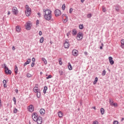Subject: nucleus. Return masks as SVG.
Masks as SVG:
<instances>
[{"instance_id":"1","label":"nucleus","mask_w":124,"mask_h":124,"mask_svg":"<svg viewBox=\"0 0 124 124\" xmlns=\"http://www.w3.org/2000/svg\"><path fill=\"white\" fill-rule=\"evenodd\" d=\"M44 18L46 21H50L52 19V11L49 9H46L44 11Z\"/></svg>"},{"instance_id":"2","label":"nucleus","mask_w":124,"mask_h":124,"mask_svg":"<svg viewBox=\"0 0 124 124\" xmlns=\"http://www.w3.org/2000/svg\"><path fill=\"white\" fill-rule=\"evenodd\" d=\"M25 8L26 9V11L25 12V14L26 16L29 17V16H30L31 13V8H30V7L29 6V5H26Z\"/></svg>"},{"instance_id":"3","label":"nucleus","mask_w":124,"mask_h":124,"mask_svg":"<svg viewBox=\"0 0 124 124\" xmlns=\"http://www.w3.org/2000/svg\"><path fill=\"white\" fill-rule=\"evenodd\" d=\"M84 37V34L82 32H79L77 34V39L78 40V41H79V40H82Z\"/></svg>"},{"instance_id":"4","label":"nucleus","mask_w":124,"mask_h":124,"mask_svg":"<svg viewBox=\"0 0 124 124\" xmlns=\"http://www.w3.org/2000/svg\"><path fill=\"white\" fill-rule=\"evenodd\" d=\"M3 65H4L3 67L5 69V73L6 74H9V75H11L12 72L10 70L8 69V67H7L6 64L4 63Z\"/></svg>"},{"instance_id":"5","label":"nucleus","mask_w":124,"mask_h":124,"mask_svg":"<svg viewBox=\"0 0 124 124\" xmlns=\"http://www.w3.org/2000/svg\"><path fill=\"white\" fill-rule=\"evenodd\" d=\"M39 117V116H38V115L37 114V113L36 112H33L32 114V118L34 122H35V121H37V119Z\"/></svg>"},{"instance_id":"6","label":"nucleus","mask_w":124,"mask_h":124,"mask_svg":"<svg viewBox=\"0 0 124 124\" xmlns=\"http://www.w3.org/2000/svg\"><path fill=\"white\" fill-rule=\"evenodd\" d=\"M64 47L65 49H68L69 48V41L68 39H66L64 43Z\"/></svg>"},{"instance_id":"7","label":"nucleus","mask_w":124,"mask_h":124,"mask_svg":"<svg viewBox=\"0 0 124 124\" xmlns=\"http://www.w3.org/2000/svg\"><path fill=\"white\" fill-rule=\"evenodd\" d=\"M115 6V11L117 12H120L122 7H121V5H119V4H117Z\"/></svg>"},{"instance_id":"8","label":"nucleus","mask_w":124,"mask_h":124,"mask_svg":"<svg viewBox=\"0 0 124 124\" xmlns=\"http://www.w3.org/2000/svg\"><path fill=\"white\" fill-rule=\"evenodd\" d=\"M35 122H36L38 124H42V122H43L42 117L39 116L37 120L35 121Z\"/></svg>"},{"instance_id":"9","label":"nucleus","mask_w":124,"mask_h":124,"mask_svg":"<svg viewBox=\"0 0 124 124\" xmlns=\"http://www.w3.org/2000/svg\"><path fill=\"white\" fill-rule=\"evenodd\" d=\"M55 16L57 17V16H60L62 14V12L59 9H56L55 11Z\"/></svg>"},{"instance_id":"10","label":"nucleus","mask_w":124,"mask_h":124,"mask_svg":"<svg viewBox=\"0 0 124 124\" xmlns=\"http://www.w3.org/2000/svg\"><path fill=\"white\" fill-rule=\"evenodd\" d=\"M72 54L74 57H77V56H78V50L76 49L73 50Z\"/></svg>"},{"instance_id":"11","label":"nucleus","mask_w":124,"mask_h":124,"mask_svg":"<svg viewBox=\"0 0 124 124\" xmlns=\"http://www.w3.org/2000/svg\"><path fill=\"white\" fill-rule=\"evenodd\" d=\"M12 12L15 15H17V14L18 13V9H17V8L16 7H13L12 9Z\"/></svg>"},{"instance_id":"12","label":"nucleus","mask_w":124,"mask_h":124,"mask_svg":"<svg viewBox=\"0 0 124 124\" xmlns=\"http://www.w3.org/2000/svg\"><path fill=\"white\" fill-rule=\"evenodd\" d=\"M28 109L29 112H31V113L32 112L34 111V108L33 106L32 105H31L28 107Z\"/></svg>"},{"instance_id":"13","label":"nucleus","mask_w":124,"mask_h":124,"mask_svg":"<svg viewBox=\"0 0 124 124\" xmlns=\"http://www.w3.org/2000/svg\"><path fill=\"white\" fill-rule=\"evenodd\" d=\"M31 23H27L26 26V29L27 31H30L31 30Z\"/></svg>"},{"instance_id":"14","label":"nucleus","mask_w":124,"mask_h":124,"mask_svg":"<svg viewBox=\"0 0 124 124\" xmlns=\"http://www.w3.org/2000/svg\"><path fill=\"white\" fill-rule=\"evenodd\" d=\"M109 102L110 105L114 106V107H118V104L116 103H113V102H111V99H109Z\"/></svg>"},{"instance_id":"15","label":"nucleus","mask_w":124,"mask_h":124,"mask_svg":"<svg viewBox=\"0 0 124 124\" xmlns=\"http://www.w3.org/2000/svg\"><path fill=\"white\" fill-rule=\"evenodd\" d=\"M108 60H109V63H110V64H111V65H113V64H114V61H113V58L112 57H109Z\"/></svg>"},{"instance_id":"16","label":"nucleus","mask_w":124,"mask_h":124,"mask_svg":"<svg viewBox=\"0 0 124 124\" xmlns=\"http://www.w3.org/2000/svg\"><path fill=\"white\" fill-rule=\"evenodd\" d=\"M31 62V59H28L27 61L24 63L23 66H26L27 64H30Z\"/></svg>"},{"instance_id":"17","label":"nucleus","mask_w":124,"mask_h":124,"mask_svg":"<svg viewBox=\"0 0 124 124\" xmlns=\"http://www.w3.org/2000/svg\"><path fill=\"white\" fill-rule=\"evenodd\" d=\"M40 113L42 115H44V114H45V109H44V108H41L40 110Z\"/></svg>"},{"instance_id":"18","label":"nucleus","mask_w":124,"mask_h":124,"mask_svg":"<svg viewBox=\"0 0 124 124\" xmlns=\"http://www.w3.org/2000/svg\"><path fill=\"white\" fill-rule=\"evenodd\" d=\"M121 45L120 46L121 47V48H122V49H124V39L121 40Z\"/></svg>"},{"instance_id":"19","label":"nucleus","mask_w":124,"mask_h":124,"mask_svg":"<svg viewBox=\"0 0 124 124\" xmlns=\"http://www.w3.org/2000/svg\"><path fill=\"white\" fill-rule=\"evenodd\" d=\"M72 34L73 35H76L77 34V31H76V29H73Z\"/></svg>"},{"instance_id":"20","label":"nucleus","mask_w":124,"mask_h":124,"mask_svg":"<svg viewBox=\"0 0 124 124\" xmlns=\"http://www.w3.org/2000/svg\"><path fill=\"white\" fill-rule=\"evenodd\" d=\"M15 73L16 75L18 74V67H17L16 65H15Z\"/></svg>"},{"instance_id":"21","label":"nucleus","mask_w":124,"mask_h":124,"mask_svg":"<svg viewBox=\"0 0 124 124\" xmlns=\"http://www.w3.org/2000/svg\"><path fill=\"white\" fill-rule=\"evenodd\" d=\"M68 67L69 70H72V66H71V64H70V62L68 63Z\"/></svg>"},{"instance_id":"22","label":"nucleus","mask_w":124,"mask_h":124,"mask_svg":"<svg viewBox=\"0 0 124 124\" xmlns=\"http://www.w3.org/2000/svg\"><path fill=\"white\" fill-rule=\"evenodd\" d=\"M40 96H41V93H40V91H39L37 92V97L38 98H40Z\"/></svg>"},{"instance_id":"23","label":"nucleus","mask_w":124,"mask_h":124,"mask_svg":"<svg viewBox=\"0 0 124 124\" xmlns=\"http://www.w3.org/2000/svg\"><path fill=\"white\" fill-rule=\"evenodd\" d=\"M33 91L34 93H38V87H35L34 88H33Z\"/></svg>"},{"instance_id":"24","label":"nucleus","mask_w":124,"mask_h":124,"mask_svg":"<svg viewBox=\"0 0 124 124\" xmlns=\"http://www.w3.org/2000/svg\"><path fill=\"white\" fill-rule=\"evenodd\" d=\"M97 81H98V78H97V77L95 78L93 82V85H95V84L97 83Z\"/></svg>"},{"instance_id":"25","label":"nucleus","mask_w":124,"mask_h":124,"mask_svg":"<svg viewBox=\"0 0 124 124\" xmlns=\"http://www.w3.org/2000/svg\"><path fill=\"white\" fill-rule=\"evenodd\" d=\"M42 61L44 62L45 64H47V60H46V59H45V58L43 57L42 58Z\"/></svg>"},{"instance_id":"26","label":"nucleus","mask_w":124,"mask_h":124,"mask_svg":"<svg viewBox=\"0 0 124 124\" xmlns=\"http://www.w3.org/2000/svg\"><path fill=\"white\" fill-rule=\"evenodd\" d=\"M100 112H101V115H104V114L105 110H104V108H101Z\"/></svg>"},{"instance_id":"27","label":"nucleus","mask_w":124,"mask_h":124,"mask_svg":"<svg viewBox=\"0 0 124 124\" xmlns=\"http://www.w3.org/2000/svg\"><path fill=\"white\" fill-rule=\"evenodd\" d=\"M48 90V87L47 86H45L43 90L44 93H46V91Z\"/></svg>"},{"instance_id":"28","label":"nucleus","mask_w":124,"mask_h":124,"mask_svg":"<svg viewBox=\"0 0 124 124\" xmlns=\"http://www.w3.org/2000/svg\"><path fill=\"white\" fill-rule=\"evenodd\" d=\"M67 22H68V17L67 16H66V18L65 19H64V20L63 21V23H64V24H65V23H67Z\"/></svg>"},{"instance_id":"29","label":"nucleus","mask_w":124,"mask_h":124,"mask_svg":"<svg viewBox=\"0 0 124 124\" xmlns=\"http://www.w3.org/2000/svg\"><path fill=\"white\" fill-rule=\"evenodd\" d=\"M16 31H17V32H19V31H21V28H20V27L19 26H16Z\"/></svg>"},{"instance_id":"30","label":"nucleus","mask_w":124,"mask_h":124,"mask_svg":"<svg viewBox=\"0 0 124 124\" xmlns=\"http://www.w3.org/2000/svg\"><path fill=\"white\" fill-rule=\"evenodd\" d=\"M59 74H60L61 76H62V75H63V74H64V73L63 72V71H62V70L59 71Z\"/></svg>"},{"instance_id":"31","label":"nucleus","mask_w":124,"mask_h":124,"mask_svg":"<svg viewBox=\"0 0 124 124\" xmlns=\"http://www.w3.org/2000/svg\"><path fill=\"white\" fill-rule=\"evenodd\" d=\"M27 77H28V78H31V77H32V75H31L30 73H28L27 74Z\"/></svg>"},{"instance_id":"32","label":"nucleus","mask_w":124,"mask_h":124,"mask_svg":"<svg viewBox=\"0 0 124 124\" xmlns=\"http://www.w3.org/2000/svg\"><path fill=\"white\" fill-rule=\"evenodd\" d=\"M59 118H62V112L61 111H60L59 112V115H58Z\"/></svg>"},{"instance_id":"33","label":"nucleus","mask_w":124,"mask_h":124,"mask_svg":"<svg viewBox=\"0 0 124 124\" xmlns=\"http://www.w3.org/2000/svg\"><path fill=\"white\" fill-rule=\"evenodd\" d=\"M79 30H83V29H84V26H83V24L79 25Z\"/></svg>"},{"instance_id":"34","label":"nucleus","mask_w":124,"mask_h":124,"mask_svg":"<svg viewBox=\"0 0 124 124\" xmlns=\"http://www.w3.org/2000/svg\"><path fill=\"white\" fill-rule=\"evenodd\" d=\"M44 41V38L43 37H42L40 39V43H43Z\"/></svg>"},{"instance_id":"35","label":"nucleus","mask_w":124,"mask_h":124,"mask_svg":"<svg viewBox=\"0 0 124 124\" xmlns=\"http://www.w3.org/2000/svg\"><path fill=\"white\" fill-rule=\"evenodd\" d=\"M17 112H18V109H17V108H14V110H13V113L14 114H16V113H17Z\"/></svg>"},{"instance_id":"36","label":"nucleus","mask_w":124,"mask_h":124,"mask_svg":"<svg viewBox=\"0 0 124 124\" xmlns=\"http://www.w3.org/2000/svg\"><path fill=\"white\" fill-rule=\"evenodd\" d=\"M106 75V71L105 70H103L102 73V76H105V75Z\"/></svg>"},{"instance_id":"37","label":"nucleus","mask_w":124,"mask_h":124,"mask_svg":"<svg viewBox=\"0 0 124 124\" xmlns=\"http://www.w3.org/2000/svg\"><path fill=\"white\" fill-rule=\"evenodd\" d=\"M59 64H60V65H62V58L59 59Z\"/></svg>"},{"instance_id":"38","label":"nucleus","mask_w":124,"mask_h":124,"mask_svg":"<svg viewBox=\"0 0 124 124\" xmlns=\"http://www.w3.org/2000/svg\"><path fill=\"white\" fill-rule=\"evenodd\" d=\"M62 10H65V5L64 4L62 5Z\"/></svg>"},{"instance_id":"39","label":"nucleus","mask_w":124,"mask_h":124,"mask_svg":"<svg viewBox=\"0 0 124 124\" xmlns=\"http://www.w3.org/2000/svg\"><path fill=\"white\" fill-rule=\"evenodd\" d=\"M72 11H73V9L72 8H70L69 9L70 14H71L72 13Z\"/></svg>"},{"instance_id":"40","label":"nucleus","mask_w":124,"mask_h":124,"mask_svg":"<svg viewBox=\"0 0 124 124\" xmlns=\"http://www.w3.org/2000/svg\"><path fill=\"white\" fill-rule=\"evenodd\" d=\"M102 9H103V12H106V8H105V7L103 6Z\"/></svg>"},{"instance_id":"41","label":"nucleus","mask_w":124,"mask_h":124,"mask_svg":"<svg viewBox=\"0 0 124 124\" xmlns=\"http://www.w3.org/2000/svg\"><path fill=\"white\" fill-rule=\"evenodd\" d=\"M7 83V80H5V79H4L3 80V84H6Z\"/></svg>"},{"instance_id":"42","label":"nucleus","mask_w":124,"mask_h":124,"mask_svg":"<svg viewBox=\"0 0 124 124\" xmlns=\"http://www.w3.org/2000/svg\"><path fill=\"white\" fill-rule=\"evenodd\" d=\"M52 77V75H49L47 77H46V79H50Z\"/></svg>"},{"instance_id":"43","label":"nucleus","mask_w":124,"mask_h":124,"mask_svg":"<svg viewBox=\"0 0 124 124\" xmlns=\"http://www.w3.org/2000/svg\"><path fill=\"white\" fill-rule=\"evenodd\" d=\"M87 18H92V14H89L87 15Z\"/></svg>"},{"instance_id":"44","label":"nucleus","mask_w":124,"mask_h":124,"mask_svg":"<svg viewBox=\"0 0 124 124\" xmlns=\"http://www.w3.org/2000/svg\"><path fill=\"white\" fill-rule=\"evenodd\" d=\"M113 124H119V122L118 121H113Z\"/></svg>"},{"instance_id":"45","label":"nucleus","mask_w":124,"mask_h":124,"mask_svg":"<svg viewBox=\"0 0 124 124\" xmlns=\"http://www.w3.org/2000/svg\"><path fill=\"white\" fill-rule=\"evenodd\" d=\"M93 124H98V122L97 121H94L93 122Z\"/></svg>"},{"instance_id":"46","label":"nucleus","mask_w":124,"mask_h":124,"mask_svg":"<svg viewBox=\"0 0 124 124\" xmlns=\"http://www.w3.org/2000/svg\"><path fill=\"white\" fill-rule=\"evenodd\" d=\"M39 24V20H37L36 21V26H37V25Z\"/></svg>"},{"instance_id":"47","label":"nucleus","mask_w":124,"mask_h":124,"mask_svg":"<svg viewBox=\"0 0 124 124\" xmlns=\"http://www.w3.org/2000/svg\"><path fill=\"white\" fill-rule=\"evenodd\" d=\"M34 62H32V63L31 64V67H33V66H34Z\"/></svg>"},{"instance_id":"48","label":"nucleus","mask_w":124,"mask_h":124,"mask_svg":"<svg viewBox=\"0 0 124 124\" xmlns=\"http://www.w3.org/2000/svg\"><path fill=\"white\" fill-rule=\"evenodd\" d=\"M32 61L33 62H35V58H34V57H33L32 58Z\"/></svg>"},{"instance_id":"49","label":"nucleus","mask_w":124,"mask_h":124,"mask_svg":"<svg viewBox=\"0 0 124 124\" xmlns=\"http://www.w3.org/2000/svg\"><path fill=\"white\" fill-rule=\"evenodd\" d=\"M37 15H38L39 18H40V17H41V14H40V13H38Z\"/></svg>"},{"instance_id":"50","label":"nucleus","mask_w":124,"mask_h":124,"mask_svg":"<svg viewBox=\"0 0 124 124\" xmlns=\"http://www.w3.org/2000/svg\"><path fill=\"white\" fill-rule=\"evenodd\" d=\"M13 100L14 102L16 101V98H15V97H14L13 98Z\"/></svg>"},{"instance_id":"51","label":"nucleus","mask_w":124,"mask_h":124,"mask_svg":"<svg viewBox=\"0 0 124 124\" xmlns=\"http://www.w3.org/2000/svg\"><path fill=\"white\" fill-rule=\"evenodd\" d=\"M12 50H13V51H15V50L16 49L15 48V46H13V47H12Z\"/></svg>"},{"instance_id":"52","label":"nucleus","mask_w":124,"mask_h":124,"mask_svg":"<svg viewBox=\"0 0 124 124\" xmlns=\"http://www.w3.org/2000/svg\"><path fill=\"white\" fill-rule=\"evenodd\" d=\"M39 35L41 36V35L42 34V31H39Z\"/></svg>"},{"instance_id":"53","label":"nucleus","mask_w":124,"mask_h":124,"mask_svg":"<svg viewBox=\"0 0 124 124\" xmlns=\"http://www.w3.org/2000/svg\"><path fill=\"white\" fill-rule=\"evenodd\" d=\"M15 92L16 93H18V89H15Z\"/></svg>"},{"instance_id":"54","label":"nucleus","mask_w":124,"mask_h":124,"mask_svg":"<svg viewBox=\"0 0 124 124\" xmlns=\"http://www.w3.org/2000/svg\"><path fill=\"white\" fill-rule=\"evenodd\" d=\"M2 106V105L1 104V100L0 99V107H1Z\"/></svg>"},{"instance_id":"55","label":"nucleus","mask_w":124,"mask_h":124,"mask_svg":"<svg viewBox=\"0 0 124 124\" xmlns=\"http://www.w3.org/2000/svg\"><path fill=\"white\" fill-rule=\"evenodd\" d=\"M69 35H70V32H68L67 33V36H69Z\"/></svg>"},{"instance_id":"56","label":"nucleus","mask_w":124,"mask_h":124,"mask_svg":"<svg viewBox=\"0 0 124 124\" xmlns=\"http://www.w3.org/2000/svg\"><path fill=\"white\" fill-rule=\"evenodd\" d=\"M66 16H67L65 14H63L62 16V17H66Z\"/></svg>"},{"instance_id":"57","label":"nucleus","mask_w":124,"mask_h":124,"mask_svg":"<svg viewBox=\"0 0 124 124\" xmlns=\"http://www.w3.org/2000/svg\"><path fill=\"white\" fill-rule=\"evenodd\" d=\"M3 87L4 88H6L7 87V86L6 85V84H3Z\"/></svg>"},{"instance_id":"58","label":"nucleus","mask_w":124,"mask_h":124,"mask_svg":"<svg viewBox=\"0 0 124 124\" xmlns=\"http://www.w3.org/2000/svg\"><path fill=\"white\" fill-rule=\"evenodd\" d=\"M124 120V118H122V119L121 120V122H123Z\"/></svg>"},{"instance_id":"59","label":"nucleus","mask_w":124,"mask_h":124,"mask_svg":"<svg viewBox=\"0 0 124 124\" xmlns=\"http://www.w3.org/2000/svg\"><path fill=\"white\" fill-rule=\"evenodd\" d=\"M10 11H8V15H10Z\"/></svg>"},{"instance_id":"60","label":"nucleus","mask_w":124,"mask_h":124,"mask_svg":"<svg viewBox=\"0 0 124 124\" xmlns=\"http://www.w3.org/2000/svg\"><path fill=\"white\" fill-rule=\"evenodd\" d=\"M103 47H102V46H101L100 47V49H101V50H102V49H103Z\"/></svg>"},{"instance_id":"61","label":"nucleus","mask_w":124,"mask_h":124,"mask_svg":"<svg viewBox=\"0 0 124 124\" xmlns=\"http://www.w3.org/2000/svg\"><path fill=\"white\" fill-rule=\"evenodd\" d=\"M85 1V0H81V2L83 3Z\"/></svg>"},{"instance_id":"62","label":"nucleus","mask_w":124,"mask_h":124,"mask_svg":"<svg viewBox=\"0 0 124 124\" xmlns=\"http://www.w3.org/2000/svg\"><path fill=\"white\" fill-rule=\"evenodd\" d=\"M84 54H85V55H88V52H84Z\"/></svg>"},{"instance_id":"63","label":"nucleus","mask_w":124,"mask_h":124,"mask_svg":"<svg viewBox=\"0 0 124 124\" xmlns=\"http://www.w3.org/2000/svg\"><path fill=\"white\" fill-rule=\"evenodd\" d=\"M93 108L95 110V107H93Z\"/></svg>"},{"instance_id":"64","label":"nucleus","mask_w":124,"mask_h":124,"mask_svg":"<svg viewBox=\"0 0 124 124\" xmlns=\"http://www.w3.org/2000/svg\"><path fill=\"white\" fill-rule=\"evenodd\" d=\"M14 105H16V101L14 102Z\"/></svg>"}]
</instances>
